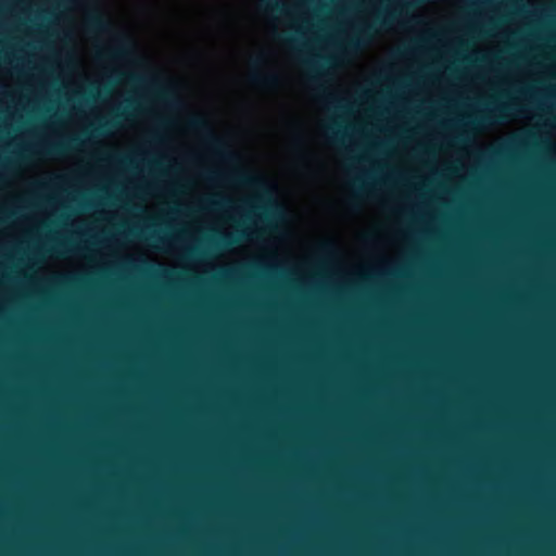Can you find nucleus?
Returning a JSON list of instances; mask_svg holds the SVG:
<instances>
[{"label": "nucleus", "instance_id": "nucleus-1", "mask_svg": "<svg viewBox=\"0 0 556 556\" xmlns=\"http://www.w3.org/2000/svg\"><path fill=\"white\" fill-rule=\"evenodd\" d=\"M395 20L396 14L393 11L387 12L384 15H377L374 23L364 25L359 28L358 36L349 38L345 45L346 49L352 51L359 49L364 43H367L374 33L377 31V26L388 27L392 25Z\"/></svg>", "mask_w": 556, "mask_h": 556}, {"label": "nucleus", "instance_id": "nucleus-2", "mask_svg": "<svg viewBox=\"0 0 556 556\" xmlns=\"http://www.w3.org/2000/svg\"><path fill=\"white\" fill-rule=\"evenodd\" d=\"M515 104H498L495 108H493L489 113L482 114L475 119L470 121L468 124L472 127H483L486 125H491L495 122L494 117H498V121H503L508 115H510L511 112L517 111Z\"/></svg>", "mask_w": 556, "mask_h": 556}, {"label": "nucleus", "instance_id": "nucleus-3", "mask_svg": "<svg viewBox=\"0 0 556 556\" xmlns=\"http://www.w3.org/2000/svg\"><path fill=\"white\" fill-rule=\"evenodd\" d=\"M81 143L80 138L73 137L68 142H55L46 144L40 149V153L46 155H61L70 149H74Z\"/></svg>", "mask_w": 556, "mask_h": 556}, {"label": "nucleus", "instance_id": "nucleus-4", "mask_svg": "<svg viewBox=\"0 0 556 556\" xmlns=\"http://www.w3.org/2000/svg\"><path fill=\"white\" fill-rule=\"evenodd\" d=\"M250 79L253 84L266 88H276L281 81V77L277 73L253 72Z\"/></svg>", "mask_w": 556, "mask_h": 556}, {"label": "nucleus", "instance_id": "nucleus-5", "mask_svg": "<svg viewBox=\"0 0 556 556\" xmlns=\"http://www.w3.org/2000/svg\"><path fill=\"white\" fill-rule=\"evenodd\" d=\"M132 52V45L126 37H121L117 39V46L105 52L109 56L114 58H126Z\"/></svg>", "mask_w": 556, "mask_h": 556}, {"label": "nucleus", "instance_id": "nucleus-6", "mask_svg": "<svg viewBox=\"0 0 556 556\" xmlns=\"http://www.w3.org/2000/svg\"><path fill=\"white\" fill-rule=\"evenodd\" d=\"M245 237V231H239L238 236L232 235H219L216 240L211 242L212 247L215 249H227L239 242L241 238Z\"/></svg>", "mask_w": 556, "mask_h": 556}, {"label": "nucleus", "instance_id": "nucleus-7", "mask_svg": "<svg viewBox=\"0 0 556 556\" xmlns=\"http://www.w3.org/2000/svg\"><path fill=\"white\" fill-rule=\"evenodd\" d=\"M189 126H190V128L195 129V130L206 131L208 134V138H210L211 142L216 147L219 146V143H220L219 140L213 136L207 122L203 117L194 116V117L190 118Z\"/></svg>", "mask_w": 556, "mask_h": 556}, {"label": "nucleus", "instance_id": "nucleus-8", "mask_svg": "<svg viewBox=\"0 0 556 556\" xmlns=\"http://www.w3.org/2000/svg\"><path fill=\"white\" fill-rule=\"evenodd\" d=\"M88 25L94 31H105L109 29V23L99 13L90 15Z\"/></svg>", "mask_w": 556, "mask_h": 556}, {"label": "nucleus", "instance_id": "nucleus-9", "mask_svg": "<svg viewBox=\"0 0 556 556\" xmlns=\"http://www.w3.org/2000/svg\"><path fill=\"white\" fill-rule=\"evenodd\" d=\"M233 179L241 184V185H244V186H256L260 184V179L254 177V176H251V175H248L245 173H239L237 174L236 176H233Z\"/></svg>", "mask_w": 556, "mask_h": 556}, {"label": "nucleus", "instance_id": "nucleus-10", "mask_svg": "<svg viewBox=\"0 0 556 556\" xmlns=\"http://www.w3.org/2000/svg\"><path fill=\"white\" fill-rule=\"evenodd\" d=\"M264 4L270 11H275L278 13H287L288 12L287 7L283 3L279 2L278 0H265Z\"/></svg>", "mask_w": 556, "mask_h": 556}, {"label": "nucleus", "instance_id": "nucleus-11", "mask_svg": "<svg viewBox=\"0 0 556 556\" xmlns=\"http://www.w3.org/2000/svg\"><path fill=\"white\" fill-rule=\"evenodd\" d=\"M159 97L162 100H165V101H167L170 104H176L177 103L176 100L173 99L172 94L168 91H165V90L160 91L159 92Z\"/></svg>", "mask_w": 556, "mask_h": 556}, {"label": "nucleus", "instance_id": "nucleus-12", "mask_svg": "<svg viewBox=\"0 0 556 556\" xmlns=\"http://www.w3.org/2000/svg\"><path fill=\"white\" fill-rule=\"evenodd\" d=\"M115 126H116V122L115 121L106 122V123L102 124L99 128H97L96 131L98 134H103L104 130H106L109 128H112V127H115Z\"/></svg>", "mask_w": 556, "mask_h": 556}, {"label": "nucleus", "instance_id": "nucleus-13", "mask_svg": "<svg viewBox=\"0 0 556 556\" xmlns=\"http://www.w3.org/2000/svg\"><path fill=\"white\" fill-rule=\"evenodd\" d=\"M227 203H228V201H217V200H213V199L208 200V205L211 206V208H214V210L220 208Z\"/></svg>", "mask_w": 556, "mask_h": 556}, {"label": "nucleus", "instance_id": "nucleus-14", "mask_svg": "<svg viewBox=\"0 0 556 556\" xmlns=\"http://www.w3.org/2000/svg\"><path fill=\"white\" fill-rule=\"evenodd\" d=\"M205 178L208 180H214L217 178V175L214 172H208L204 174Z\"/></svg>", "mask_w": 556, "mask_h": 556}, {"label": "nucleus", "instance_id": "nucleus-15", "mask_svg": "<svg viewBox=\"0 0 556 556\" xmlns=\"http://www.w3.org/2000/svg\"><path fill=\"white\" fill-rule=\"evenodd\" d=\"M305 63H306V65L309 67V70H311V71H313V72H316V71H317V67H316L315 62L306 61Z\"/></svg>", "mask_w": 556, "mask_h": 556}, {"label": "nucleus", "instance_id": "nucleus-16", "mask_svg": "<svg viewBox=\"0 0 556 556\" xmlns=\"http://www.w3.org/2000/svg\"><path fill=\"white\" fill-rule=\"evenodd\" d=\"M262 63H264V56H257L253 60L254 65H260Z\"/></svg>", "mask_w": 556, "mask_h": 556}, {"label": "nucleus", "instance_id": "nucleus-17", "mask_svg": "<svg viewBox=\"0 0 556 556\" xmlns=\"http://www.w3.org/2000/svg\"><path fill=\"white\" fill-rule=\"evenodd\" d=\"M152 238L155 239V241L165 242V238L163 237L153 235Z\"/></svg>", "mask_w": 556, "mask_h": 556}, {"label": "nucleus", "instance_id": "nucleus-18", "mask_svg": "<svg viewBox=\"0 0 556 556\" xmlns=\"http://www.w3.org/2000/svg\"><path fill=\"white\" fill-rule=\"evenodd\" d=\"M132 105H134L132 101H130V100L126 101V109L132 108Z\"/></svg>", "mask_w": 556, "mask_h": 556}, {"label": "nucleus", "instance_id": "nucleus-19", "mask_svg": "<svg viewBox=\"0 0 556 556\" xmlns=\"http://www.w3.org/2000/svg\"><path fill=\"white\" fill-rule=\"evenodd\" d=\"M330 129H332L333 134H336V136H334V138H333V139H334L336 141H337V140H339V138H338V136H337V132L334 131V127H331Z\"/></svg>", "mask_w": 556, "mask_h": 556}, {"label": "nucleus", "instance_id": "nucleus-20", "mask_svg": "<svg viewBox=\"0 0 556 556\" xmlns=\"http://www.w3.org/2000/svg\"><path fill=\"white\" fill-rule=\"evenodd\" d=\"M90 98L96 99V93L93 91L90 92Z\"/></svg>", "mask_w": 556, "mask_h": 556}, {"label": "nucleus", "instance_id": "nucleus-21", "mask_svg": "<svg viewBox=\"0 0 556 556\" xmlns=\"http://www.w3.org/2000/svg\"><path fill=\"white\" fill-rule=\"evenodd\" d=\"M195 253H198V250H194V249L190 250V254H195Z\"/></svg>", "mask_w": 556, "mask_h": 556}, {"label": "nucleus", "instance_id": "nucleus-22", "mask_svg": "<svg viewBox=\"0 0 556 556\" xmlns=\"http://www.w3.org/2000/svg\"><path fill=\"white\" fill-rule=\"evenodd\" d=\"M131 79H132V80H138V79H139V77H137V76H131Z\"/></svg>", "mask_w": 556, "mask_h": 556}, {"label": "nucleus", "instance_id": "nucleus-23", "mask_svg": "<svg viewBox=\"0 0 556 556\" xmlns=\"http://www.w3.org/2000/svg\"><path fill=\"white\" fill-rule=\"evenodd\" d=\"M355 182H357L361 186L362 180L361 179H356Z\"/></svg>", "mask_w": 556, "mask_h": 556}]
</instances>
